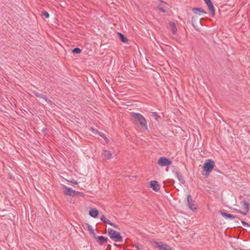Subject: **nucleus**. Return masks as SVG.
I'll return each instance as SVG.
<instances>
[{
    "instance_id": "1",
    "label": "nucleus",
    "mask_w": 250,
    "mask_h": 250,
    "mask_svg": "<svg viewBox=\"0 0 250 250\" xmlns=\"http://www.w3.org/2000/svg\"><path fill=\"white\" fill-rule=\"evenodd\" d=\"M131 116L135 122L139 123L142 129L144 130L147 129L146 120L142 115L139 113H131Z\"/></svg>"
},
{
    "instance_id": "2",
    "label": "nucleus",
    "mask_w": 250,
    "mask_h": 250,
    "mask_svg": "<svg viewBox=\"0 0 250 250\" xmlns=\"http://www.w3.org/2000/svg\"><path fill=\"white\" fill-rule=\"evenodd\" d=\"M193 11L194 13V15L192 17V24L194 27H195V24H196V22L195 21V19H197L198 23L201 24V20L199 16H201L202 13L206 14V13L202 9L194 8L193 9Z\"/></svg>"
},
{
    "instance_id": "3",
    "label": "nucleus",
    "mask_w": 250,
    "mask_h": 250,
    "mask_svg": "<svg viewBox=\"0 0 250 250\" xmlns=\"http://www.w3.org/2000/svg\"><path fill=\"white\" fill-rule=\"evenodd\" d=\"M215 166L214 162L210 159L206 161L203 166V170L206 172L207 175L212 170Z\"/></svg>"
},
{
    "instance_id": "4",
    "label": "nucleus",
    "mask_w": 250,
    "mask_h": 250,
    "mask_svg": "<svg viewBox=\"0 0 250 250\" xmlns=\"http://www.w3.org/2000/svg\"><path fill=\"white\" fill-rule=\"evenodd\" d=\"M63 191L64 194L66 196H75L79 194H82V193L73 190L71 188H68L65 186H62Z\"/></svg>"
},
{
    "instance_id": "5",
    "label": "nucleus",
    "mask_w": 250,
    "mask_h": 250,
    "mask_svg": "<svg viewBox=\"0 0 250 250\" xmlns=\"http://www.w3.org/2000/svg\"><path fill=\"white\" fill-rule=\"evenodd\" d=\"M108 235L110 238L116 242L122 241V237L119 232L116 231L113 229L108 230Z\"/></svg>"
},
{
    "instance_id": "6",
    "label": "nucleus",
    "mask_w": 250,
    "mask_h": 250,
    "mask_svg": "<svg viewBox=\"0 0 250 250\" xmlns=\"http://www.w3.org/2000/svg\"><path fill=\"white\" fill-rule=\"evenodd\" d=\"M152 245L159 250H172L169 245L162 242H153Z\"/></svg>"
},
{
    "instance_id": "7",
    "label": "nucleus",
    "mask_w": 250,
    "mask_h": 250,
    "mask_svg": "<svg viewBox=\"0 0 250 250\" xmlns=\"http://www.w3.org/2000/svg\"><path fill=\"white\" fill-rule=\"evenodd\" d=\"M158 164L161 167L168 166L172 164L171 161L166 157H161L158 160Z\"/></svg>"
},
{
    "instance_id": "8",
    "label": "nucleus",
    "mask_w": 250,
    "mask_h": 250,
    "mask_svg": "<svg viewBox=\"0 0 250 250\" xmlns=\"http://www.w3.org/2000/svg\"><path fill=\"white\" fill-rule=\"evenodd\" d=\"M188 206L192 211H195L197 209V205L195 201L192 200L191 195H189L188 197Z\"/></svg>"
},
{
    "instance_id": "9",
    "label": "nucleus",
    "mask_w": 250,
    "mask_h": 250,
    "mask_svg": "<svg viewBox=\"0 0 250 250\" xmlns=\"http://www.w3.org/2000/svg\"><path fill=\"white\" fill-rule=\"evenodd\" d=\"M241 209L239 211L243 214L246 215L249 211V206L246 202H243L241 203Z\"/></svg>"
},
{
    "instance_id": "10",
    "label": "nucleus",
    "mask_w": 250,
    "mask_h": 250,
    "mask_svg": "<svg viewBox=\"0 0 250 250\" xmlns=\"http://www.w3.org/2000/svg\"><path fill=\"white\" fill-rule=\"evenodd\" d=\"M101 220L104 222L109 225L110 226L116 228L118 229V226L111 222L108 219H107L104 215H102L101 216Z\"/></svg>"
},
{
    "instance_id": "11",
    "label": "nucleus",
    "mask_w": 250,
    "mask_h": 250,
    "mask_svg": "<svg viewBox=\"0 0 250 250\" xmlns=\"http://www.w3.org/2000/svg\"><path fill=\"white\" fill-rule=\"evenodd\" d=\"M88 214L91 217L96 218L99 214V211L95 208H89Z\"/></svg>"
},
{
    "instance_id": "12",
    "label": "nucleus",
    "mask_w": 250,
    "mask_h": 250,
    "mask_svg": "<svg viewBox=\"0 0 250 250\" xmlns=\"http://www.w3.org/2000/svg\"><path fill=\"white\" fill-rule=\"evenodd\" d=\"M204 1L205 2V3L207 4V5H208L210 11L211 12L212 15L214 16V13H215V9H214V6H213L211 0H204Z\"/></svg>"
},
{
    "instance_id": "13",
    "label": "nucleus",
    "mask_w": 250,
    "mask_h": 250,
    "mask_svg": "<svg viewBox=\"0 0 250 250\" xmlns=\"http://www.w3.org/2000/svg\"><path fill=\"white\" fill-rule=\"evenodd\" d=\"M150 185V188H152L154 190L158 191L160 189L159 185L157 181H151Z\"/></svg>"
},
{
    "instance_id": "14",
    "label": "nucleus",
    "mask_w": 250,
    "mask_h": 250,
    "mask_svg": "<svg viewBox=\"0 0 250 250\" xmlns=\"http://www.w3.org/2000/svg\"><path fill=\"white\" fill-rule=\"evenodd\" d=\"M102 155L104 158L106 160H109L112 158V153L108 150H104Z\"/></svg>"
},
{
    "instance_id": "15",
    "label": "nucleus",
    "mask_w": 250,
    "mask_h": 250,
    "mask_svg": "<svg viewBox=\"0 0 250 250\" xmlns=\"http://www.w3.org/2000/svg\"><path fill=\"white\" fill-rule=\"evenodd\" d=\"M167 4L163 1H161L159 5L158 8L159 9L163 12H166V8H167Z\"/></svg>"
},
{
    "instance_id": "16",
    "label": "nucleus",
    "mask_w": 250,
    "mask_h": 250,
    "mask_svg": "<svg viewBox=\"0 0 250 250\" xmlns=\"http://www.w3.org/2000/svg\"><path fill=\"white\" fill-rule=\"evenodd\" d=\"M86 225H87V229L89 231L90 233L92 235V236L93 237L96 238V235L94 232V230L93 228H92V227L89 224H87Z\"/></svg>"
},
{
    "instance_id": "17",
    "label": "nucleus",
    "mask_w": 250,
    "mask_h": 250,
    "mask_svg": "<svg viewBox=\"0 0 250 250\" xmlns=\"http://www.w3.org/2000/svg\"><path fill=\"white\" fill-rule=\"evenodd\" d=\"M169 25H170L171 30L172 31V33L173 34H175L177 32V28H176L175 23H170Z\"/></svg>"
},
{
    "instance_id": "18",
    "label": "nucleus",
    "mask_w": 250,
    "mask_h": 250,
    "mask_svg": "<svg viewBox=\"0 0 250 250\" xmlns=\"http://www.w3.org/2000/svg\"><path fill=\"white\" fill-rule=\"evenodd\" d=\"M221 215L225 218H229L231 219H233L235 218V217L230 214H228L225 212H221Z\"/></svg>"
},
{
    "instance_id": "19",
    "label": "nucleus",
    "mask_w": 250,
    "mask_h": 250,
    "mask_svg": "<svg viewBox=\"0 0 250 250\" xmlns=\"http://www.w3.org/2000/svg\"><path fill=\"white\" fill-rule=\"evenodd\" d=\"M118 35L120 39L123 42H127V39L126 37H125L122 34L120 33H118Z\"/></svg>"
},
{
    "instance_id": "20",
    "label": "nucleus",
    "mask_w": 250,
    "mask_h": 250,
    "mask_svg": "<svg viewBox=\"0 0 250 250\" xmlns=\"http://www.w3.org/2000/svg\"><path fill=\"white\" fill-rule=\"evenodd\" d=\"M36 96H37V97H38L39 98H42V99H44L47 102H50L49 100H47V99L45 97L43 96L42 94L36 93Z\"/></svg>"
},
{
    "instance_id": "21",
    "label": "nucleus",
    "mask_w": 250,
    "mask_h": 250,
    "mask_svg": "<svg viewBox=\"0 0 250 250\" xmlns=\"http://www.w3.org/2000/svg\"><path fill=\"white\" fill-rule=\"evenodd\" d=\"M82 50L79 48H75L72 50V52L76 54H80Z\"/></svg>"
},
{
    "instance_id": "22",
    "label": "nucleus",
    "mask_w": 250,
    "mask_h": 250,
    "mask_svg": "<svg viewBox=\"0 0 250 250\" xmlns=\"http://www.w3.org/2000/svg\"><path fill=\"white\" fill-rule=\"evenodd\" d=\"M99 135L102 137L103 138H104L105 140V141L106 142V143H108L109 142V140H108V139L106 137L105 135L104 134H103V133H99Z\"/></svg>"
},
{
    "instance_id": "23",
    "label": "nucleus",
    "mask_w": 250,
    "mask_h": 250,
    "mask_svg": "<svg viewBox=\"0 0 250 250\" xmlns=\"http://www.w3.org/2000/svg\"><path fill=\"white\" fill-rule=\"evenodd\" d=\"M99 135L102 137L103 138H104L105 140V141L106 142V143H108L109 142V140H108V139L106 137L105 135L104 134H103V133H99Z\"/></svg>"
},
{
    "instance_id": "24",
    "label": "nucleus",
    "mask_w": 250,
    "mask_h": 250,
    "mask_svg": "<svg viewBox=\"0 0 250 250\" xmlns=\"http://www.w3.org/2000/svg\"><path fill=\"white\" fill-rule=\"evenodd\" d=\"M98 238L101 241H102V242H105L107 241V239L105 238V237H104V236H99L98 237Z\"/></svg>"
},
{
    "instance_id": "25",
    "label": "nucleus",
    "mask_w": 250,
    "mask_h": 250,
    "mask_svg": "<svg viewBox=\"0 0 250 250\" xmlns=\"http://www.w3.org/2000/svg\"><path fill=\"white\" fill-rule=\"evenodd\" d=\"M42 15H44L46 18H48L49 17V14L48 12L46 11H44L42 12Z\"/></svg>"
},
{
    "instance_id": "26",
    "label": "nucleus",
    "mask_w": 250,
    "mask_h": 250,
    "mask_svg": "<svg viewBox=\"0 0 250 250\" xmlns=\"http://www.w3.org/2000/svg\"><path fill=\"white\" fill-rule=\"evenodd\" d=\"M91 130L92 131L93 134L94 135H95L96 134H99V133H100L98 130H95V129H94L93 128H91Z\"/></svg>"
},
{
    "instance_id": "27",
    "label": "nucleus",
    "mask_w": 250,
    "mask_h": 250,
    "mask_svg": "<svg viewBox=\"0 0 250 250\" xmlns=\"http://www.w3.org/2000/svg\"><path fill=\"white\" fill-rule=\"evenodd\" d=\"M68 182L73 184H75V185H77L78 184V182L75 181V180H72V181H67Z\"/></svg>"
},
{
    "instance_id": "28",
    "label": "nucleus",
    "mask_w": 250,
    "mask_h": 250,
    "mask_svg": "<svg viewBox=\"0 0 250 250\" xmlns=\"http://www.w3.org/2000/svg\"><path fill=\"white\" fill-rule=\"evenodd\" d=\"M195 21L196 23V24H195V27H194L195 28H197L199 26V25H201V24H200L199 23H198L197 19H195Z\"/></svg>"
},
{
    "instance_id": "29",
    "label": "nucleus",
    "mask_w": 250,
    "mask_h": 250,
    "mask_svg": "<svg viewBox=\"0 0 250 250\" xmlns=\"http://www.w3.org/2000/svg\"><path fill=\"white\" fill-rule=\"evenodd\" d=\"M177 177H178V178L179 180H182V177L181 175H179L178 174H177Z\"/></svg>"
},
{
    "instance_id": "30",
    "label": "nucleus",
    "mask_w": 250,
    "mask_h": 250,
    "mask_svg": "<svg viewBox=\"0 0 250 250\" xmlns=\"http://www.w3.org/2000/svg\"><path fill=\"white\" fill-rule=\"evenodd\" d=\"M243 224H244L245 225H247V224L246 223H244V222H242Z\"/></svg>"
}]
</instances>
